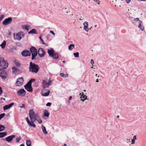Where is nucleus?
Instances as JSON below:
<instances>
[{
	"instance_id": "obj_1",
	"label": "nucleus",
	"mask_w": 146,
	"mask_h": 146,
	"mask_svg": "<svg viewBox=\"0 0 146 146\" xmlns=\"http://www.w3.org/2000/svg\"><path fill=\"white\" fill-rule=\"evenodd\" d=\"M29 116L31 121H33V119L34 121L37 120L39 123L42 122V120L39 118L40 117L38 113H35V112L33 111V109L30 110L29 111Z\"/></svg>"
},
{
	"instance_id": "obj_2",
	"label": "nucleus",
	"mask_w": 146,
	"mask_h": 146,
	"mask_svg": "<svg viewBox=\"0 0 146 146\" xmlns=\"http://www.w3.org/2000/svg\"><path fill=\"white\" fill-rule=\"evenodd\" d=\"M40 68L37 64L31 62L30 63L29 71L32 73H36L38 71Z\"/></svg>"
},
{
	"instance_id": "obj_3",
	"label": "nucleus",
	"mask_w": 146,
	"mask_h": 146,
	"mask_svg": "<svg viewBox=\"0 0 146 146\" xmlns=\"http://www.w3.org/2000/svg\"><path fill=\"white\" fill-rule=\"evenodd\" d=\"M25 33L22 31H20L16 33L13 34V38L16 40H20L25 36Z\"/></svg>"
},
{
	"instance_id": "obj_4",
	"label": "nucleus",
	"mask_w": 146,
	"mask_h": 146,
	"mask_svg": "<svg viewBox=\"0 0 146 146\" xmlns=\"http://www.w3.org/2000/svg\"><path fill=\"white\" fill-rule=\"evenodd\" d=\"M8 64L7 62L5 61L3 58H0V70H2L6 68Z\"/></svg>"
},
{
	"instance_id": "obj_5",
	"label": "nucleus",
	"mask_w": 146,
	"mask_h": 146,
	"mask_svg": "<svg viewBox=\"0 0 146 146\" xmlns=\"http://www.w3.org/2000/svg\"><path fill=\"white\" fill-rule=\"evenodd\" d=\"M30 50L32 54V60H33L37 54V50L36 48L33 46H32Z\"/></svg>"
},
{
	"instance_id": "obj_6",
	"label": "nucleus",
	"mask_w": 146,
	"mask_h": 146,
	"mask_svg": "<svg viewBox=\"0 0 146 146\" xmlns=\"http://www.w3.org/2000/svg\"><path fill=\"white\" fill-rule=\"evenodd\" d=\"M24 79L22 77L18 78L15 82V84L17 86H21L23 84Z\"/></svg>"
},
{
	"instance_id": "obj_7",
	"label": "nucleus",
	"mask_w": 146,
	"mask_h": 146,
	"mask_svg": "<svg viewBox=\"0 0 146 146\" xmlns=\"http://www.w3.org/2000/svg\"><path fill=\"white\" fill-rule=\"evenodd\" d=\"M12 19L11 17H9L6 19L3 22V24L4 25H7L10 24L12 21Z\"/></svg>"
},
{
	"instance_id": "obj_8",
	"label": "nucleus",
	"mask_w": 146,
	"mask_h": 146,
	"mask_svg": "<svg viewBox=\"0 0 146 146\" xmlns=\"http://www.w3.org/2000/svg\"><path fill=\"white\" fill-rule=\"evenodd\" d=\"M25 89L29 92H31L33 91V89L31 84L29 83L27 84L24 86Z\"/></svg>"
},
{
	"instance_id": "obj_9",
	"label": "nucleus",
	"mask_w": 146,
	"mask_h": 146,
	"mask_svg": "<svg viewBox=\"0 0 146 146\" xmlns=\"http://www.w3.org/2000/svg\"><path fill=\"white\" fill-rule=\"evenodd\" d=\"M38 54L40 57H42L44 56L46 52L42 48H40L38 50Z\"/></svg>"
},
{
	"instance_id": "obj_10",
	"label": "nucleus",
	"mask_w": 146,
	"mask_h": 146,
	"mask_svg": "<svg viewBox=\"0 0 146 146\" xmlns=\"http://www.w3.org/2000/svg\"><path fill=\"white\" fill-rule=\"evenodd\" d=\"M21 54L24 57L30 56L31 55L30 52L28 50H23L21 52Z\"/></svg>"
},
{
	"instance_id": "obj_11",
	"label": "nucleus",
	"mask_w": 146,
	"mask_h": 146,
	"mask_svg": "<svg viewBox=\"0 0 146 146\" xmlns=\"http://www.w3.org/2000/svg\"><path fill=\"white\" fill-rule=\"evenodd\" d=\"M50 90H49L44 89L42 91V94L43 96H46L49 95Z\"/></svg>"
},
{
	"instance_id": "obj_12",
	"label": "nucleus",
	"mask_w": 146,
	"mask_h": 146,
	"mask_svg": "<svg viewBox=\"0 0 146 146\" xmlns=\"http://www.w3.org/2000/svg\"><path fill=\"white\" fill-rule=\"evenodd\" d=\"M15 137V135H12L9 136L5 138V140L8 142H11L13 139Z\"/></svg>"
},
{
	"instance_id": "obj_13",
	"label": "nucleus",
	"mask_w": 146,
	"mask_h": 146,
	"mask_svg": "<svg viewBox=\"0 0 146 146\" xmlns=\"http://www.w3.org/2000/svg\"><path fill=\"white\" fill-rule=\"evenodd\" d=\"M17 94L19 95L23 96L25 95L26 91L24 89H21L17 92Z\"/></svg>"
},
{
	"instance_id": "obj_14",
	"label": "nucleus",
	"mask_w": 146,
	"mask_h": 146,
	"mask_svg": "<svg viewBox=\"0 0 146 146\" xmlns=\"http://www.w3.org/2000/svg\"><path fill=\"white\" fill-rule=\"evenodd\" d=\"M7 74L5 71H2L0 73V76L2 79H5L7 77Z\"/></svg>"
},
{
	"instance_id": "obj_15",
	"label": "nucleus",
	"mask_w": 146,
	"mask_h": 146,
	"mask_svg": "<svg viewBox=\"0 0 146 146\" xmlns=\"http://www.w3.org/2000/svg\"><path fill=\"white\" fill-rule=\"evenodd\" d=\"M14 104V103H11L10 104H9L7 105H6L5 106L3 107V110H7L9 108H10Z\"/></svg>"
},
{
	"instance_id": "obj_16",
	"label": "nucleus",
	"mask_w": 146,
	"mask_h": 146,
	"mask_svg": "<svg viewBox=\"0 0 146 146\" xmlns=\"http://www.w3.org/2000/svg\"><path fill=\"white\" fill-rule=\"evenodd\" d=\"M47 52L49 54V56L50 57H51L52 56L54 52V50L53 48L48 49Z\"/></svg>"
},
{
	"instance_id": "obj_17",
	"label": "nucleus",
	"mask_w": 146,
	"mask_h": 146,
	"mask_svg": "<svg viewBox=\"0 0 146 146\" xmlns=\"http://www.w3.org/2000/svg\"><path fill=\"white\" fill-rule=\"evenodd\" d=\"M13 70L12 72L14 74H16L17 73L20 72V70L16 68L15 67H13L12 68Z\"/></svg>"
},
{
	"instance_id": "obj_18",
	"label": "nucleus",
	"mask_w": 146,
	"mask_h": 146,
	"mask_svg": "<svg viewBox=\"0 0 146 146\" xmlns=\"http://www.w3.org/2000/svg\"><path fill=\"white\" fill-rule=\"evenodd\" d=\"M84 29L86 31H88L89 30L88 29V23L87 21H85L84 23Z\"/></svg>"
},
{
	"instance_id": "obj_19",
	"label": "nucleus",
	"mask_w": 146,
	"mask_h": 146,
	"mask_svg": "<svg viewBox=\"0 0 146 146\" xmlns=\"http://www.w3.org/2000/svg\"><path fill=\"white\" fill-rule=\"evenodd\" d=\"M22 27L23 29L25 30L28 31L30 28V26L29 25H22Z\"/></svg>"
},
{
	"instance_id": "obj_20",
	"label": "nucleus",
	"mask_w": 146,
	"mask_h": 146,
	"mask_svg": "<svg viewBox=\"0 0 146 146\" xmlns=\"http://www.w3.org/2000/svg\"><path fill=\"white\" fill-rule=\"evenodd\" d=\"M42 85L43 87L44 88H48L49 86L45 80H43L42 81Z\"/></svg>"
},
{
	"instance_id": "obj_21",
	"label": "nucleus",
	"mask_w": 146,
	"mask_h": 146,
	"mask_svg": "<svg viewBox=\"0 0 146 146\" xmlns=\"http://www.w3.org/2000/svg\"><path fill=\"white\" fill-rule=\"evenodd\" d=\"M28 33L29 34H37V33L36 32V30L35 29H33L31 30L30 31H29Z\"/></svg>"
},
{
	"instance_id": "obj_22",
	"label": "nucleus",
	"mask_w": 146,
	"mask_h": 146,
	"mask_svg": "<svg viewBox=\"0 0 146 146\" xmlns=\"http://www.w3.org/2000/svg\"><path fill=\"white\" fill-rule=\"evenodd\" d=\"M81 93H80L79 94L80 96V98H83L85 100H86L87 99V96H86L83 94V92L82 93V94Z\"/></svg>"
},
{
	"instance_id": "obj_23",
	"label": "nucleus",
	"mask_w": 146,
	"mask_h": 146,
	"mask_svg": "<svg viewBox=\"0 0 146 146\" xmlns=\"http://www.w3.org/2000/svg\"><path fill=\"white\" fill-rule=\"evenodd\" d=\"M51 57L53 58L56 59H58V55L57 53H54V52Z\"/></svg>"
},
{
	"instance_id": "obj_24",
	"label": "nucleus",
	"mask_w": 146,
	"mask_h": 146,
	"mask_svg": "<svg viewBox=\"0 0 146 146\" xmlns=\"http://www.w3.org/2000/svg\"><path fill=\"white\" fill-rule=\"evenodd\" d=\"M7 133L6 132L0 133V137L2 138L7 135Z\"/></svg>"
},
{
	"instance_id": "obj_25",
	"label": "nucleus",
	"mask_w": 146,
	"mask_h": 146,
	"mask_svg": "<svg viewBox=\"0 0 146 146\" xmlns=\"http://www.w3.org/2000/svg\"><path fill=\"white\" fill-rule=\"evenodd\" d=\"M34 121V120L33 119V121H31L32 122H30V123H29V125L30 126L35 127H36V125L33 123V122L35 121Z\"/></svg>"
},
{
	"instance_id": "obj_26",
	"label": "nucleus",
	"mask_w": 146,
	"mask_h": 146,
	"mask_svg": "<svg viewBox=\"0 0 146 146\" xmlns=\"http://www.w3.org/2000/svg\"><path fill=\"white\" fill-rule=\"evenodd\" d=\"M41 127L42 131L43 132V133L45 134H47L48 133L46 130L45 127H44L43 125H42L41 126Z\"/></svg>"
},
{
	"instance_id": "obj_27",
	"label": "nucleus",
	"mask_w": 146,
	"mask_h": 146,
	"mask_svg": "<svg viewBox=\"0 0 146 146\" xmlns=\"http://www.w3.org/2000/svg\"><path fill=\"white\" fill-rule=\"evenodd\" d=\"M74 44H71L68 47L69 50H72V49L74 48Z\"/></svg>"
},
{
	"instance_id": "obj_28",
	"label": "nucleus",
	"mask_w": 146,
	"mask_h": 146,
	"mask_svg": "<svg viewBox=\"0 0 146 146\" xmlns=\"http://www.w3.org/2000/svg\"><path fill=\"white\" fill-rule=\"evenodd\" d=\"M6 44V42L4 40L3 43L0 45V46L3 48H5Z\"/></svg>"
},
{
	"instance_id": "obj_29",
	"label": "nucleus",
	"mask_w": 146,
	"mask_h": 146,
	"mask_svg": "<svg viewBox=\"0 0 146 146\" xmlns=\"http://www.w3.org/2000/svg\"><path fill=\"white\" fill-rule=\"evenodd\" d=\"M49 113L47 110H45L44 111V115L45 116L48 117L49 115Z\"/></svg>"
},
{
	"instance_id": "obj_30",
	"label": "nucleus",
	"mask_w": 146,
	"mask_h": 146,
	"mask_svg": "<svg viewBox=\"0 0 146 146\" xmlns=\"http://www.w3.org/2000/svg\"><path fill=\"white\" fill-rule=\"evenodd\" d=\"M60 75L63 78H66L68 76V75L67 74H64L63 73H61L60 74Z\"/></svg>"
},
{
	"instance_id": "obj_31",
	"label": "nucleus",
	"mask_w": 146,
	"mask_h": 146,
	"mask_svg": "<svg viewBox=\"0 0 146 146\" xmlns=\"http://www.w3.org/2000/svg\"><path fill=\"white\" fill-rule=\"evenodd\" d=\"M26 144L27 146H31V142L29 140L26 141Z\"/></svg>"
},
{
	"instance_id": "obj_32",
	"label": "nucleus",
	"mask_w": 146,
	"mask_h": 146,
	"mask_svg": "<svg viewBox=\"0 0 146 146\" xmlns=\"http://www.w3.org/2000/svg\"><path fill=\"white\" fill-rule=\"evenodd\" d=\"M141 22L140 21H139V24L138 25V27L141 29V30L142 31H143L144 29V28L143 26H142L141 24Z\"/></svg>"
},
{
	"instance_id": "obj_33",
	"label": "nucleus",
	"mask_w": 146,
	"mask_h": 146,
	"mask_svg": "<svg viewBox=\"0 0 146 146\" xmlns=\"http://www.w3.org/2000/svg\"><path fill=\"white\" fill-rule=\"evenodd\" d=\"M5 128L4 126L0 125V132L3 131L4 130Z\"/></svg>"
},
{
	"instance_id": "obj_34",
	"label": "nucleus",
	"mask_w": 146,
	"mask_h": 146,
	"mask_svg": "<svg viewBox=\"0 0 146 146\" xmlns=\"http://www.w3.org/2000/svg\"><path fill=\"white\" fill-rule=\"evenodd\" d=\"M21 139V137H19L16 138V142L18 143L19 142V141Z\"/></svg>"
},
{
	"instance_id": "obj_35",
	"label": "nucleus",
	"mask_w": 146,
	"mask_h": 146,
	"mask_svg": "<svg viewBox=\"0 0 146 146\" xmlns=\"http://www.w3.org/2000/svg\"><path fill=\"white\" fill-rule=\"evenodd\" d=\"M74 55L75 57H79V53L78 52H76V53H74Z\"/></svg>"
},
{
	"instance_id": "obj_36",
	"label": "nucleus",
	"mask_w": 146,
	"mask_h": 146,
	"mask_svg": "<svg viewBox=\"0 0 146 146\" xmlns=\"http://www.w3.org/2000/svg\"><path fill=\"white\" fill-rule=\"evenodd\" d=\"M5 115V113H1L0 114V120L4 117Z\"/></svg>"
},
{
	"instance_id": "obj_37",
	"label": "nucleus",
	"mask_w": 146,
	"mask_h": 146,
	"mask_svg": "<svg viewBox=\"0 0 146 146\" xmlns=\"http://www.w3.org/2000/svg\"><path fill=\"white\" fill-rule=\"evenodd\" d=\"M39 38L40 40L42 42V44H43L45 45L46 46H47V45L46 44V43L44 42L43 40L41 38V36H40L39 37Z\"/></svg>"
},
{
	"instance_id": "obj_38",
	"label": "nucleus",
	"mask_w": 146,
	"mask_h": 146,
	"mask_svg": "<svg viewBox=\"0 0 146 146\" xmlns=\"http://www.w3.org/2000/svg\"><path fill=\"white\" fill-rule=\"evenodd\" d=\"M35 81V79H31L28 83H29V84H31L32 82Z\"/></svg>"
},
{
	"instance_id": "obj_39",
	"label": "nucleus",
	"mask_w": 146,
	"mask_h": 146,
	"mask_svg": "<svg viewBox=\"0 0 146 146\" xmlns=\"http://www.w3.org/2000/svg\"><path fill=\"white\" fill-rule=\"evenodd\" d=\"M15 64L16 65L18 66H20V63L17 61H15Z\"/></svg>"
},
{
	"instance_id": "obj_40",
	"label": "nucleus",
	"mask_w": 146,
	"mask_h": 146,
	"mask_svg": "<svg viewBox=\"0 0 146 146\" xmlns=\"http://www.w3.org/2000/svg\"><path fill=\"white\" fill-rule=\"evenodd\" d=\"M52 81L51 80H50V78L48 82L47 83L48 86L52 84Z\"/></svg>"
},
{
	"instance_id": "obj_41",
	"label": "nucleus",
	"mask_w": 146,
	"mask_h": 146,
	"mask_svg": "<svg viewBox=\"0 0 146 146\" xmlns=\"http://www.w3.org/2000/svg\"><path fill=\"white\" fill-rule=\"evenodd\" d=\"M51 104H52L51 103L48 102L46 104V105L47 106H50Z\"/></svg>"
},
{
	"instance_id": "obj_42",
	"label": "nucleus",
	"mask_w": 146,
	"mask_h": 146,
	"mask_svg": "<svg viewBox=\"0 0 146 146\" xmlns=\"http://www.w3.org/2000/svg\"><path fill=\"white\" fill-rule=\"evenodd\" d=\"M26 121H27V122L28 124H29V123H30L31 122L30 121H29L28 117H26Z\"/></svg>"
},
{
	"instance_id": "obj_43",
	"label": "nucleus",
	"mask_w": 146,
	"mask_h": 146,
	"mask_svg": "<svg viewBox=\"0 0 146 146\" xmlns=\"http://www.w3.org/2000/svg\"><path fill=\"white\" fill-rule=\"evenodd\" d=\"M3 93V90L1 87H0V95Z\"/></svg>"
},
{
	"instance_id": "obj_44",
	"label": "nucleus",
	"mask_w": 146,
	"mask_h": 146,
	"mask_svg": "<svg viewBox=\"0 0 146 146\" xmlns=\"http://www.w3.org/2000/svg\"><path fill=\"white\" fill-rule=\"evenodd\" d=\"M22 106H20V107L21 108H25V105L24 104H22Z\"/></svg>"
},
{
	"instance_id": "obj_45",
	"label": "nucleus",
	"mask_w": 146,
	"mask_h": 146,
	"mask_svg": "<svg viewBox=\"0 0 146 146\" xmlns=\"http://www.w3.org/2000/svg\"><path fill=\"white\" fill-rule=\"evenodd\" d=\"M72 97L71 96H70L69 97V99H68V101H69L68 102H69V103H70V101L72 99Z\"/></svg>"
},
{
	"instance_id": "obj_46",
	"label": "nucleus",
	"mask_w": 146,
	"mask_h": 146,
	"mask_svg": "<svg viewBox=\"0 0 146 146\" xmlns=\"http://www.w3.org/2000/svg\"><path fill=\"white\" fill-rule=\"evenodd\" d=\"M125 1L127 3H130L131 1V0H125Z\"/></svg>"
},
{
	"instance_id": "obj_47",
	"label": "nucleus",
	"mask_w": 146,
	"mask_h": 146,
	"mask_svg": "<svg viewBox=\"0 0 146 146\" xmlns=\"http://www.w3.org/2000/svg\"><path fill=\"white\" fill-rule=\"evenodd\" d=\"M136 139V135H135V136H134V137H133V139L132 140L135 141Z\"/></svg>"
},
{
	"instance_id": "obj_48",
	"label": "nucleus",
	"mask_w": 146,
	"mask_h": 146,
	"mask_svg": "<svg viewBox=\"0 0 146 146\" xmlns=\"http://www.w3.org/2000/svg\"><path fill=\"white\" fill-rule=\"evenodd\" d=\"M91 63L92 64H94V61L92 59H91Z\"/></svg>"
},
{
	"instance_id": "obj_49",
	"label": "nucleus",
	"mask_w": 146,
	"mask_h": 146,
	"mask_svg": "<svg viewBox=\"0 0 146 146\" xmlns=\"http://www.w3.org/2000/svg\"><path fill=\"white\" fill-rule=\"evenodd\" d=\"M93 1H94L95 2H98V4H99V1H98V0H93Z\"/></svg>"
},
{
	"instance_id": "obj_50",
	"label": "nucleus",
	"mask_w": 146,
	"mask_h": 146,
	"mask_svg": "<svg viewBox=\"0 0 146 146\" xmlns=\"http://www.w3.org/2000/svg\"><path fill=\"white\" fill-rule=\"evenodd\" d=\"M50 33H52L54 36L55 35V34L54 33V32L53 31H50Z\"/></svg>"
},
{
	"instance_id": "obj_51",
	"label": "nucleus",
	"mask_w": 146,
	"mask_h": 146,
	"mask_svg": "<svg viewBox=\"0 0 146 146\" xmlns=\"http://www.w3.org/2000/svg\"><path fill=\"white\" fill-rule=\"evenodd\" d=\"M135 143V140H132L131 144H134Z\"/></svg>"
},
{
	"instance_id": "obj_52",
	"label": "nucleus",
	"mask_w": 146,
	"mask_h": 146,
	"mask_svg": "<svg viewBox=\"0 0 146 146\" xmlns=\"http://www.w3.org/2000/svg\"><path fill=\"white\" fill-rule=\"evenodd\" d=\"M134 20H135V21H139V19L138 18H136Z\"/></svg>"
},
{
	"instance_id": "obj_53",
	"label": "nucleus",
	"mask_w": 146,
	"mask_h": 146,
	"mask_svg": "<svg viewBox=\"0 0 146 146\" xmlns=\"http://www.w3.org/2000/svg\"><path fill=\"white\" fill-rule=\"evenodd\" d=\"M84 100H85L84 99H82V98H81V99H80V100L82 101L83 102H84Z\"/></svg>"
},
{
	"instance_id": "obj_54",
	"label": "nucleus",
	"mask_w": 146,
	"mask_h": 146,
	"mask_svg": "<svg viewBox=\"0 0 146 146\" xmlns=\"http://www.w3.org/2000/svg\"><path fill=\"white\" fill-rule=\"evenodd\" d=\"M2 99L3 100H4V101H5V98H1V100H2Z\"/></svg>"
},
{
	"instance_id": "obj_55",
	"label": "nucleus",
	"mask_w": 146,
	"mask_h": 146,
	"mask_svg": "<svg viewBox=\"0 0 146 146\" xmlns=\"http://www.w3.org/2000/svg\"><path fill=\"white\" fill-rule=\"evenodd\" d=\"M96 82H99L98 79H97L96 80Z\"/></svg>"
},
{
	"instance_id": "obj_56",
	"label": "nucleus",
	"mask_w": 146,
	"mask_h": 146,
	"mask_svg": "<svg viewBox=\"0 0 146 146\" xmlns=\"http://www.w3.org/2000/svg\"><path fill=\"white\" fill-rule=\"evenodd\" d=\"M49 36H46V38H47V39L48 40L49 38Z\"/></svg>"
},
{
	"instance_id": "obj_57",
	"label": "nucleus",
	"mask_w": 146,
	"mask_h": 146,
	"mask_svg": "<svg viewBox=\"0 0 146 146\" xmlns=\"http://www.w3.org/2000/svg\"><path fill=\"white\" fill-rule=\"evenodd\" d=\"M20 146H25L24 144H22L20 145Z\"/></svg>"
},
{
	"instance_id": "obj_58",
	"label": "nucleus",
	"mask_w": 146,
	"mask_h": 146,
	"mask_svg": "<svg viewBox=\"0 0 146 146\" xmlns=\"http://www.w3.org/2000/svg\"><path fill=\"white\" fill-rule=\"evenodd\" d=\"M67 145L66 144H64L63 146H66Z\"/></svg>"
},
{
	"instance_id": "obj_59",
	"label": "nucleus",
	"mask_w": 146,
	"mask_h": 146,
	"mask_svg": "<svg viewBox=\"0 0 146 146\" xmlns=\"http://www.w3.org/2000/svg\"><path fill=\"white\" fill-rule=\"evenodd\" d=\"M65 61H64V60H63V61H62V62H63V63H65Z\"/></svg>"
},
{
	"instance_id": "obj_60",
	"label": "nucleus",
	"mask_w": 146,
	"mask_h": 146,
	"mask_svg": "<svg viewBox=\"0 0 146 146\" xmlns=\"http://www.w3.org/2000/svg\"><path fill=\"white\" fill-rule=\"evenodd\" d=\"M119 115H117V118H119Z\"/></svg>"
},
{
	"instance_id": "obj_61",
	"label": "nucleus",
	"mask_w": 146,
	"mask_h": 146,
	"mask_svg": "<svg viewBox=\"0 0 146 146\" xmlns=\"http://www.w3.org/2000/svg\"><path fill=\"white\" fill-rule=\"evenodd\" d=\"M97 74H96V76H97Z\"/></svg>"
},
{
	"instance_id": "obj_62",
	"label": "nucleus",
	"mask_w": 146,
	"mask_h": 146,
	"mask_svg": "<svg viewBox=\"0 0 146 146\" xmlns=\"http://www.w3.org/2000/svg\"><path fill=\"white\" fill-rule=\"evenodd\" d=\"M80 20H82V19L80 18Z\"/></svg>"
},
{
	"instance_id": "obj_63",
	"label": "nucleus",
	"mask_w": 146,
	"mask_h": 146,
	"mask_svg": "<svg viewBox=\"0 0 146 146\" xmlns=\"http://www.w3.org/2000/svg\"><path fill=\"white\" fill-rule=\"evenodd\" d=\"M91 68H93V67H92Z\"/></svg>"
}]
</instances>
